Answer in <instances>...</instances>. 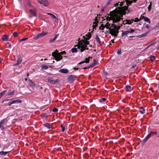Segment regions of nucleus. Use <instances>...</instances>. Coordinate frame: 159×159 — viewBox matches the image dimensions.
Here are the masks:
<instances>
[{
	"instance_id": "obj_31",
	"label": "nucleus",
	"mask_w": 159,
	"mask_h": 159,
	"mask_svg": "<svg viewBox=\"0 0 159 159\" xmlns=\"http://www.w3.org/2000/svg\"><path fill=\"white\" fill-rule=\"evenodd\" d=\"M9 152H4L3 151H1L0 152V155H5L6 154Z\"/></svg>"
},
{
	"instance_id": "obj_62",
	"label": "nucleus",
	"mask_w": 159,
	"mask_h": 159,
	"mask_svg": "<svg viewBox=\"0 0 159 159\" xmlns=\"http://www.w3.org/2000/svg\"><path fill=\"white\" fill-rule=\"evenodd\" d=\"M7 44H9V45H8V46H9V47H9V48H10V47H11V45L10 44V43H9V42H7Z\"/></svg>"
},
{
	"instance_id": "obj_9",
	"label": "nucleus",
	"mask_w": 159,
	"mask_h": 159,
	"mask_svg": "<svg viewBox=\"0 0 159 159\" xmlns=\"http://www.w3.org/2000/svg\"><path fill=\"white\" fill-rule=\"evenodd\" d=\"M30 13L34 16L36 17L37 10L36 9H30L29 10Z\"/></svg>"
},
{
	"instance_id": "obj_48",
	"label": "nucleus",
	"mask_w": 159,
	"mask_h": 159,
	"mask_svg": "<svg viewBox=\"0 0 159 159\" xmlns=\"http://www.w3.org/2000/svg\"><path fill=\"white\" fill-rule=\"evenodd\" d=\"M139 21V20L137 18H135L134 21L135 22H138V21Z\"/></svg>"
},
{
	"instance_id": "obj_50",
	"label": "nucleus",
	"mask_w": 159,
	"mask_h": 159,
	"mask_svg": "<svg viewBox=\"0 0 159 159\" xmlns=\"http://www.w3.org/2000/svg\"><path fill=\"white\" fill-rule=\"evenodd\" d=\"M27 39H28L27 38H23V39H21L20 40V41H25V40H27Z\"/></svg>"
},
{
	"instance_id": "obj_2",
	"label": "nucleus",
	"mask_w": 159,
	"mask_h": 159,
	"mask_svg": "<svg viewBox=\"0 0 159 159\" xmlns=\"http://www.w3.org/2000/svg\"><path fill=\"white\" fill-rule=\"evenodd\" d=\"M111 27L109 28V33L112 36H114V37H116L119 33L118 30L120 29V26H116L115 25L112 24Z\"/></svg>"
},
{
	"instance_id": "obj_34",
	"label": "nucleus",
	"mask_w": 159,
	"mask_h": 159,
	"mask_svg": "<svg viewBox=\"0 0 159 159\" xmlns=\"http://www.w3.org/2000/svg\"><path fill=\"white\" fill-rule=\"evenodd\" d=\"M110 24L109 23V22H107L105 25L104 26L105 27H106L107 29H108L109 30V28L110 27H109V26H110Z\"/></svg>"
},
{
	"instance_id": "obj_8",
	"label": "nucleus",
	"mask_w": 159,
	"mask_h": 159,
	"mask_svg": "<svg viewBox=\"0 0 159 159\" xmlns=\"http://www.w3.org/2000/svg\"><path fill=\"white\" fill-rule=\"evenodd\" d=\"M38 1L40 4L43 5L45 6H48L49 5V2L47 0H38Z\"/></svg>"
},
{
	"instance_id": "obj_1",
	"label": "nucleus",
	"mask_w": 159,
	"mask_h": 159,
	"mask_svg": "<svg viewBox=\"0 0 159 159\" xmlns=\"http://www.w3.org/2000/svg\"><path fill=\"white\" fill-rule=\"evenodd\" d=\"M123 8L126 9L127 7H119L112 11L113 12L112 19L113 23H117L120 21L121 17H122L123 15H125L124 9H123Z\"/></svg>"
},
{
	"instance_id": "obj_64",
	"label": "nucleus",
	"mask_w": 159,
	"mask_h": 159,
	"mask_svg": "<svg viewBox=\"0 0 159 159\" xmlns=\"http://www.w3.org/2000/svg\"><path fill=\"white\" fill-rule=\"evenodd\" d=\"M98 22H94L93 23V25H95L96 24H98Z\"/></svg>"
},
{
	"instance_id": "obj_16",
	"label": "nucleus",
	"mask_w": 159,
	"mask_h": 159,
	"mask_svg": "<svg viewBox=\"0 0 159 159\" xmlns=\"http://www.w3.org/2000/svg\"><path fill=\"white\" fill-rule=\"evenodd\" d=\"M142 18L143 19L144 21L147 22L149 24L150 23L151 21L150 19L148 17L146 16H143Z\"/></svg>"
},
{
	"instance_id": "obj_44",
	"label": "nucleus",
	"mask_w": 159,
	"mask_h": 159,
	"mask_svg": "<svg viewBox=\"0 0 159 159\" xmlns=\"http://www.w3.org/2000/svg\"><path fill=\"white\" fill-rule=\"evenodd\" d=\"M18 33L16 32H15L13 34V35L15 37H16L17 36Z\"/></svg>"
},
{
	"instance_id": "obj_14",
	"label": "nucleus",
	"mask_w": 159,
	"mask_h": 159,
	"mask_svg": "<svg viewBox=\"0 0 159 159\" xmlns=\"http://www.w3.org/2000/svg\"><path fill=\"white\" fill-rule=\"evenodd\" d=\"M5 119H3L0 122V128H1L2 130H3L4 129V128L3 125L5 123Z\"/></svg>"
},
{
	"instance_id": "obj_3",
	"label": "nucleus",
	"mask_w": 159,
	"mask_h": 159,
	"mask_svg": "<svg viewBox=\"0 0 159 159\" xmlns=\"http://www.w3.org/2000/svg\"><path fill=\"white\" fill-rule=\"evenodd\" d=\"M58 52V51L56 50L55 52L52 53V56L55 58V59L57 61L61 60L63 58V57L61 55L60 53Z\"/></svg>"
},
{
	"instance_id": "obj_42",
	"label": "nucleus",
	"mask_w": 159,
	"mask_h": 159,
	"mask_svg": "<svg viewBox=\"0 0 159 159\" xmlns=\"http://www.w3.org/2000/svg\"><path fill=\"white\" fill-rule=\"evenodd\" d=\"M106 100V99L105 98H102L99 100V102H101L102 101H105Z\"/></svg>"
},
{
	"instance_id": "obj_52",
	"label": "nucleus",
	"mask_w": 159,
	"mask_h": 159,
	"mask_svg": "<svg viewBox=\"0 0 159 159\" xmlns=\"http://www.w3.org/2000/svg\"><path fill=\"white\" fill-rule=\"evenodd\" d=\"M156 42H154L152 43H151L149 45V46H152L154 45V44H156Z\"/></svg>"
},
{
	"instance_id": "obj_5",
	"label": "nucleus",
	"mask_w": 159,
	"mask_h": 159,
	"mask_svg": "<svg viewBox=\"0 0 159 159\" xmlns=\"http://www.w3.org/2000/svg\"><path fill=\"white\" fill-rule=\"evenodd\" d=\"M47 80L49 83L52 84H55L58 82V80H54V77H48L47 78Z\"/></svg>"
},
{
	"instance_id": "obj_51",
	"label": "nucleus",
	"mask_w": 159,
	"mask_h": 159,
	"mask_svg": "<svg viewBox=\"0 0 159 159\" xmlns=\"http://www.w3.org/2000/svg\"><path fill=\"white\" fill-rule=\"evenodd\" d=\"M112 0H108V2L107 3V5L108 6L110 2L112 1Z\"/></svg>"
},
{
	"instance_id": "obj_59",
	"label": "nucleus",
	"mask_w": 159,
	"mask_h": 159,
	"mask_svg": "<svg viewBox=\"0 0 159 159\" xmlns=\"http://www.w3.org/2000/svg\"><path fill=\"white\" fill-rule=\"evenodd\" d=\"M151 132V133H154L156 134H158L157 133V132Z\"/></svg>"
},
{
	"instance_id": "obj_29",
	"label": "nucleus",
	"mask_w": 159,
	"mask_h": 159,
	"mask_svg": "<svg viewBox=\"0 0 159 159\" xmlns=\"http://www.w3.org/2000/svg\"><path fill=\"white\" fill-rule=\"evenodd\" d=\"M6 92V90H4L0 93V98L5 94Z\"/></svg>"
},
{
	"instance_id": "obj_12",
	"label": "nucleus",
	"mask_w": 159,
	"mask_h": 159,
	"mask_svg": "<svg viewBox=\"0 0 159 159\" xmlns=\"http://www.w3.org/2000/svg\"><path fill=\"white\" fill-rule=\"evenodd\" d=\"M92 58V57H89L88 58H85L84 61L79 62L78 64L80 65V64H83L85 63H89V58Z\"/></svg>"
},
{
	"instance_id": "obj_27",
	"label": "nucleus",
	"mask_w": 159,
	"mask_h": 159,
	"mask_svg": "<svg viewBox=\"0 0 159 159\" xmlns=\"http://www.w3.org/2000/svg\"><path fill=\"white\" fill-rule=\"evenodd\" d=\"M43 125L49 129H50L51 128V125L50 123H46L45 124H43Z\"/></svg>"
},
{
	"instance_id": "obj_11",
	"label": "nucleus",
	"mask_w": 159,
	"mask_h": 159,
	"mask_svg": "<svg viewBox=\"0 0 159 159\" xmlns=\"http://www.w3.org/2000/svg\"><path fill=\"white\" fill-rule=\"evenodd\" d=\"M75 78L76 77L75 75H70L68 77L69 81L71 82H73L75 80Z\"/></svg>"
},
{
	"instance_id": "obj_32",
	"label": "nucleus",
	"mask_w": 159,
	"mask_h": 159,
	"mask_svg": "<svg viewBox=\"0 0 159 159\" xmlns=\"http://www.w3.org/2000/svg\"><path fill=\"white\" fill-rule=\"evenodd\" d=\"M31 82L30 84V85L31 87L33 88L35 86V84L34 83L32 82L31 81Z\"/></svg>"
},
{
	"instance_id": "obj_18",
	"label": "nucleus",
	"mask_w": 159,
	"mask_h": 159,
	"mask_svg": "<svg viewBox=\"0 0 159 159\" xmlns=\"http://www.w3.org/2000/svg\"><path fill=\"white\" fill-rule=\"evenodd\" d=\"M85 36L87 37L86 38V40H89L91 37V33L88 32L87 34Z\"/></svg>"
},
{
	"instance_id": "obj_47",
	"label": "nucleus",
	"mask_w": 159,
	"mask_h": 159,
	"mask_svg": "<svg viewBox=\"0 0 159 159\" xmlns=\"http://www.w3.org/2000/svg\"><path fill=\"white\" fill-rule=\"evenodd\" d=\"M52 111L53 112H57L58 111V109L57 108H54L52 109Z\"/></svg>"
},
{
	"instance_id": "obj_30",
	"label": "nucleus",
	"mask_w": 159,
	"mask_h": 159,
	"mask_svg": "<svg viewBox=\"0 0 159 159\" xmlns=\"http://www.w3.org/2000/svg\"><path fill=\"white\" fill-rule=\"evenodd\" d=\"M14 90L12 91L11 92H8L7 94V96H10L14 95Z\"/></svg>"
},
{
	"instance_id": "obj_60",
	"label": "nucleus",
	"mask_w": 159,
	"mask_h": 159,
	"mask_svg": "<svg viewBox=\"0 0 159 159\" xmlns=\"http://www.w3.org/2000/svg\"><path fill=\"white\" fill-rule=\"evenodd\" d=\"M119 5L118 3H117L116 4H115V5L116 7L118 6Z\"/></svg>"
},
{
	"instance_id": "obj_17",
	"label": "nucleus",
	"mask_w": 159,
	"mask_h": 159,
	"mask_svg": "<svg viewBox=\"0 0 159 159\" xmlns=\"http://www.w3.org/2000/svg\"><path fill=\"white\" fill-rule=\"evenodd\" d=\"M59 72L62 73H66L68 72V70L67 69H62L59 70Z\"/></svg>"
},
{
	"instance_id": "obj_10",
	"label": "nucleus",
	"mask_w": 159,
	"mask_h": 159,
	"mask_svg": "<svg viewBox=\"0 0 159 159\" xmlns=\"http://www.w3.org/2000/svg\"><path fill=\"white\" fill-rule=\"evenodd\" d=\"M22 59L20 55L19 57L18 58L16 63L13 65V66H16L20 64L22 61Z\"/></svg>"
},
{
	"instance_id": "obj_61",
	"label": "nucleus",
	"mask_w": 159,
	"mask_h": 159,
	"mask_svg": "<svg viewBox=\"0 0 159 159\" xmlns=\"http://www.w3.org/2000/svg\"><path fill=\"white\" fill-rule=\"evenodd\" d=\"M79 69H80V68H75V67H74L73 68V69L75 70H78Z\"/></svg>"
},
{
	"instance_id": "obj_26",
	"label": "nucleus",
	"mask_w": 159,
	"mask_h": 159,
	"mask_svg": "<svg viewBox=\"0 0 159 159\" xmlns=\"http://www.w3.org/2000/svg\"><path fill=\"white\" fill-rule=\"evenodd\" d=\"M129 31L128 30L125 31L122 33V36L123 37L124 35H126L129 33Z\"/></svg>"
},
{
	"instance_id": "obj_55",
	"label": "nucleus",
	"mask_w": 159,
	"mask_h": 159,
	"mask_svg": "<svg viewBox=\"0 0 159 159\" xmlns=\"http://www.w3.org/2000/svg\"><path fill=\"white\" fill-rule=\"evenodd\" d=\"M65 130V128L64 127L62 128L61 131L63 132Z\"/></svg>"
},
{
	"instance_id": "obj_25",
	"label": "nucleus",
	"mask_w": 159,
	"mask_h": 159,
	"mask_svg": "<svg viewBox=\"0 0 159 159\" xmlns=\"http://www.w3.org/2000/svg\"><path fill=\"white\" fill-rule=\"evenodd\" d=\"M134 21L133 19H132L131 20H126L125 24H130L133 21Z\"/></svg>"
},
{
	"instance_id": "obj_24",
	"label": "nucleus",
	"mask_w": 159,
	"mask_h": 159,
	"mask_svg": "<svg viewBox=\"0 0 159 159\" xmlns=\"http://www.w3.org/2000/svg\"><path fill=\"white\" fill-rule=\"evenodd\" d=\"M125 1L126 2V5L128 6L130 5L133 2L132 1H130L129 0H125Z\"/></svg>"
},
{
	"instance_id": "obj_6",
	"label": "nucleus",
	"mask_w": 159,
	"mask_h": 159,
	"mask_svg": "<svg viewBox=\"0 0 159 159\" xmlns=\"http://www.w3.org/2000/svg\"><path fill=\"white\" fill-rule=\"evenodd\" d=\"M79 43L80 44V45L82 46H84L86 47V48L87 47V45H89V41L86 40H81L79 41Z\"/></svg>"
},
{
	"instance_id": "obj_36",
	"label": "nucleus",
	"mask_w": 159,
	"mask_h": 159,
	"mask_svg": "<svg viewBox=\"0 0 159 159\" xmlns=\"http://www.w3.org/2000/svg\"><path fill=\"white\" fill-rule=\"evenodd\" d=\"M42 69L43 70H46L48 68V66L46 65L42 66Z\"/></svg>"
},
{
	"instance_id": "obj_39",
	"label": "nucleus",
	"mask_w": 159,
	"mask_h": 159,
	"mask_svg": "<svg viewBox=\"0 0 159 159\" xmlns=\"http://www.w3.org/2000/svg\"><path fill=\"white\" fill-rule=\"evenodd\" d=\"M95 63H93L92 64L90 65L89 66H88L87 67V68L88 69L89 68L91 67H93L94 66H95Z\"/></svg>"
},
{
	"instance_id": "obj_38",
	"label": "nucleus",
	"mask_w": 159,
	"mask_h": 159,
	"mask_svg": "<svg viewBox=\"0 0 159 159\" xmlns=\"http://www.w3.org/2000/svg\"><path fill=\"white\" fill-rule=\"evenodd\" d=\"M104 28H105V26L103 24H102L101 25V26H100V27H99V29L100 30H103Z\"/></svg>"
},
{
	"instance_id": "obj_7",
	"label": "nucleus",
	"mask_w": 159,
	"mask_h": 159,
	"mask_svg": "<svg viewBox=\"0 0 159 159\" xmlns=\"http://www.w3.org/2000/svg\"><path fill=\"white\" fill-rule=\"evenodd\" d=\"M47 34V33H46L44 32H43L41 33L38 34L37 35L35 36L34 38V39L35 40L38 39L43 37Z\"/></svg>"
},
{
	"instance_id": "obj_45",
	"label": "nucleus",
	"mask_w": 159,
	"mask_h": 159,
	"mask_svg": "<svg viewBox=\"0 0 159 159\" xmlns=\"http://www.w3.org/2000/svg\"><path fill=\"white\" fill-rule=\"evenodd\" d=\"M98 24H96L95 25H93L92 27H93V29H96V27L97 26Z\"/></svg>"
},
{
	"instance_id": "obj_49",
	"label": "nucleus",
	"mask_w": 159,
	"mask_h": 159,
	"mask_svg": "<svg viewBox=\"0 0 159 159\" xmlns=\"http://www.w3.org/2000/svg\"><path fill=\"white\" fill-rule=\"evenodd\" d=\"M129 31V33H132L134 32V30L131 29L130 30H128Z\"/></svg>"
},
{
	"instance_id": "obj_57",
	"label": "nucleus",
	"mask_w": 159,
	"mask_h": 159,
	"mask_svg": "<svg viewBox=\"0 0 159 159\" xmlns=\"http://www.w3.org/2000/svg\"><path fill=\"white\" fill-rule=\"evenodd\" d=\"M136 65H133L132 67H131V68H134V67H136Z\"/></svg>"
},
{
	"instance_id": "obj_21",
	"label": "nucleus",
	"mask_w": 159,
	"mask_h": 159,
	"mask_svg": "<svg viewBox=\"0 0 159 159\" xmlns=\"http://www.w3.org/2000/svg\"><path fill=\"white\" fill-rule=\"evenodd\" d=\"M148 32H147L144 34H142L139 35L138 36H137V37L138 38H140L142 37H145L148 34Z\"/></svg>"
},
{
	"instance_id": "obj_54",
	"label": "nucleus",
	"mask_w": 159,
	"mask_h": 159,
	"mask_svg": "<svg viewBox=\"0 0 159 159\" xmlns=\"http://www.w3.org/2000/svg\"><path fill=\"white\" fill-rule=\"evenodd\" d=\"M66 52L65 51L61 52V53H60L61 55H63L64 54H65Z\"/></svg>"
},
{
	"instance_id": "obj_56",
	"label": "nucleus",
	"mask_w": 159,
	"mask_h": 159,
	"mask_svg": "<svg viewBox=\"0 0 159 159\" xmlns=\"http://www.w3.org/2000/svg\"><path fill=\"white\" fill-rule=\"evenodd\" d=\"M94 21L95 22H98V19L97 18V17H96L94 19Z\"/></svg>"
},
{
	"instance_id": "obj_15",
	"label": "nucleus",
	"mask_w": 159,
	"mask_h": 159,
	"mask_svg": "<svg viewBox=\"0 0 159 159\" xmlns=\"http://www.w3.org/2000/svg\"><path fill=\"white\" fill-rule=\"evenodd\" d=\"M124 7H127V8L126 9H124V11L125 12V14L126 13L128 14L132 11V10L130 8H128L127 6H125Z\"/></svg>"
},
{
	"instance_id": "obj_40",
	"label": "nucleus",
	"mask_w": 159,
	"mask_h": 159,
	"mask_svg": "<svg viewBox=\"0 0 159 159\" xmlns=\"http://www.w3.org/2000/svg\"><path fill=\"white\" fill-rule=\"evenodd\" d=\"M152 2H150V4L149 5V6L148 7V10L149 11H150V8H151V7H152Z\"/></svg>"
},
{
	"instance_id": "obj_35",
	"label": "nucleus",
	"mask_w": 159,
	"mask_h": 159,
	"mask_svg": "<svg viewBox=\"0 0 159 159\" xmlns=\"http://www.w3.org/2000/svg\"><path fill=\"white\" fill-rule=\"evenodd\" d=\"M125 88H126V90L127 91H129L131 89V86H129V85L126 86Z\"/></svg>"
},
{
	"instance_id": "obj_41",
	"label": "nucleus",
	"mask_w": 159,
	"mask_h": 159,
	"mask_svg": "<svg viewBox=\"0 0 159 159\" xmlns=\"http://www.w3.org/2000/svg\"><path fill=\"white\" fill-rule=\"evenodd\" d=\"M148 139L147 137H145L143 140V143H145Z\"/></svg>"
},
{
	"instance_id": "obj_53",
	"label": "nucleus",
	"mask_w": 159,
	"mask_h": 159,
	"mask_svg": "<svg viewBox=\"0 0 159 159\" xmlns=\"http://www.w3.org/2000/svg\"><path fill=\"white\" fill-rule=\"evenodd\" d=\"M151 132L149 134H148L147 135V136H146L148 138V139H149L150 137V134H151Z\"/></svg>"
},
{
	"instance_id": "obj_19",
	"label": "nucleus",
	"mask_w": 159,
	"mask_h": 159,
	"mask_svg": "<svg viewBox=\"0 0 159 159\" xmlns=\"http://www.w3.org/2000/svg\"><path fill=\"white\" fill-rule=\"evenodd\" d=\"M59 35V34H56L55 35V37L53 39H50V40H49V42L50 43H52V42H53L57 39V38L58 37Z\"/></svg>"
},
{
	"instance_id": "obj_13",
	"label": "nucleus",
	"mask_w": 159,
	"mask_h": 159,
	"mask_svg": "<svg viewBox=\"0 0 159 159\" xmlns=\"http://www.w3.org/2000/svg\"><path fill=\"white\" fill-rule=\"evenodd\" d=\"M21 102H22V100H15L12 101L10 103H8V105L10 106L11 104H14V103H21Z\"/></svg>"
},
{
	"instance_id": "obj_37",
	"label": "nucleus",
	"mask_w": 159,
	"mask_h": 159,
	"mask_svg": "<svg viewBox=\"0 0 159 159\" xmlns=\"http://www.w3.org/2000/svg\"><path fill=\"white\" fill-rule=\"evenodd\" d=\"M155 59V57L154 56H152L150 57V61H153Z\"/></svg>"
},
{
	"instance_id": "obj_4",
	"label": "nucleus",
	"mask_w": 159,
	"mask_h": 159,
	"mask_svg": "<svg viewBox=\"0 0 159 159\" xmlns=\"http://www.w3.org/2000/svg\"><path fill=\"white\" fill-rule=\"evenodd\" d=\"M74 47H77L78 49H80V51L81 52H83L84 50H85L86 49H88V48H86V47L84 46H82L79 43V42L78 43L77 45H75L74 46Z\"/></svg>"
},
{
	"instance_id": "obj_23",
	"label": "nucleus",
	"mask_w": 159,
	"mask_h": 159,
	"mask_svg": "<svg viewBox=\"0 0 159 159\" xmlns=\"http://www.w3.org/2000/svg\"><path fill=\"white\" fill-rule=\"evenodd\" d=\"M95 39L97 42L98 43V44H101V41H100V39L97 35H96V37L95 38Z\"/></svg>"
},
{
	"instance_id": "obj_20",
	"label": "nucleus",
	"mask_w": 159,
	"mask_h": 159,
	"mask_svg": "<svg viewBox=\"0 0 159 159\" xmlns=\"http://www.w3.org/2000/svg\"><path fill=\"white\" fill-rule=\"evenodd\" d=\"M2 38L3 41H5L7 40L8 37L7 35H4L2 36Z\"/></svg>"
},
{
	"instance_id": "obj_22",
	"label": "nucleus",
	"mask_w": 159,
	"mask_h": 159,
	"mask_svg": "<svg viewBox=\"0 0 159 159\" xmlns=\"http://www.w3.org/2000/svg\"><path fill=\"white\" fill-rule=\"evenodd\" d=\"M78 49L77 47H75L71 49V51L72 53L76 52L78 51Z\"/></svg>"
},
{
	"instance_id": "obj_63",
	"label": "nucleus",
	"mask_w": 159,
	"mask_h": 159,
	"mask_svg": "<svg viewBox=\"0 0 159 159\" xmlns=\"http://www.w3.org/2000/svg\"><path fill=\"white\" fill-rule=\"evenodd\" d=\"M104 11V8H103L101 10V12H103Z\"/></svg>"
},
{
	"instance_id": "obj_28",
	"label": "nucleus",
	"mask_w": 159,
	"mask_h": 159,
	"mask_svg": "<svg viewBox=\"0 0 159 159\" xmlns=\"http://www.w3.org/2000/svg\"><path fill=\"white\" fill-rule=\"evenodd\" d=\"M140 110L139 111V112L141 114H143L144 113V111L145 110L144 109V108L142 107L140 108Z\"/></svg>"
},
{
	"instance_id": "obj_43",
	"label": "nucleus",
	"mask_w": 159,
	"mask_h": 159,
	"mask_svg": "<svg viewBox=\"0 0 159 159\" xmlns=\"http://www.w3.org/2000/svg\"><path fill=\"white\" fill-rule=\"evenodd\" d=\"M117 53L119 55L121 53V49H118L117 51Z\"/></svg>"
},
{
	"instance_id": "obj_33",
	"label": "nucleus",
	"mask_w": 159,
	"mask_h": 159,
	"mask_svg": "<svg viewBox=\"0 0 159 159\" xmlns=\"http://www.w3.org/2000/svg\"><path fill=\"white\" fill-rule=\"evenodd\" d=\"M47 14L48 15H49L51 16L52 19L56 18V17L53 14L51 13H48Z\"/></svg>"
},
{
	"instance_id": "obj_58",
	"label": "nucleus",
	"mask_w": 159,
	"mask_h": 159,
	"mask_svg": "<svg viewBox=\"0 0 159 159\" xmlns=\"http://www.w3.org/2000/svg\"><path fill=\"white\" fill-rule=\"evenodd\" d=\"M145 27L146 28H149V25H148V24H146V26H145Z\"/></svg>"
},
{
	"instance_id": "obj_46",
	"label": "nucleus",
	"mask_w": 159,
	"mask_h": 159,
	"mask_svg": "<svg viewBox=\"0 0 159 159\" xmlns=\"http://www.w3.org/2000/svg\"><path fill=\"white\" fill-rule=\"evenodd\" d=\"M125 3V1H123V2H121L120 4V6L122 7V6H123L124 5V4Z\"/></svg>"
}]
</instances>
